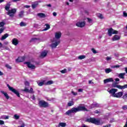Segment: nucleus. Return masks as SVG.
Returning <instances> with one entry per match:
<instances>
[{"instance_id": "1", "label": "nucleus", "mask_w": 127, "mask_h": 127, "mask_svg": "<svg viewBox=\"0 0 127 127\" xmlns=\"http://www.w3.org/2000/svg\"><path fill=\"white\" fill-rule=\"evenodd\" d=\"M60 37H61V33L58 32L55 33V38L51 40V42L50 46L52 49L56 48L58 45L60 44Z\"/></svg>"}, {"instance_id": "2", "label": "nucleus", "mask_w": 127, "mask_h": 127, "mask_svg": "<svg viewBox=\"0 0 127 127\" xmlns=\"http://www.w3.org/2000/svg\"><path fill=\"white\" fill-rule=\"evenodd\" d=\"M86 122H88V123H92V124H95V125H97V126H100V125H103V122L100 119H96L95 118H89L87 119L86 120Z\"/></svg>"}, {"instance_id": "3", "label": "nucleus", "mask_w": 127, "mask_h": 127, "mask_svg": "<svg viewBox=\"0 0 127 127\" xmlns=\"http://www.w3.org/2000/svg\"><path fill=\"white\" fill-rule=\"evenodd\" d=\"M7 87H8L9 91H11V92L14 93V94L16 95V96H18V98H20V95L19 94V92H18V91L13 88V87H10L9 84H7Z\"/></svg>"}, {"instance_id": "4", "label": "nucleus", "mask_w": 127, "mask_h": 127, "mask_svg": "<svg viewBox=\"0 0 127 127\" xmlns=\"http://www.w3.org/2000/svg\"><path fill=\"white\" fill-rule=\"evenodd\" d=\"M16 10L17 9L15 8H13L10 10H9L7 12V15H9L10 17H13L14 16V14L16 13Z\"/></svg>"}, {"instance_id": "5", "label": "nucleus", "mask_w": 127, "mask_h": 127, "mask_svg": "<svg viewBox=\"0 0 127 127\" xmlns=\"http://www.w3.org/2000/svg\"><path fill=\"white\" fill-rule=\"evenodd\" d=\"M39 106L42 108H47L49 106L48 103L44 101V100H40L39 101Z\"/></svg>"}, {"instance_id": "6", "label": "nucleus", "mask_w": 127, "mask_h": 127, "mask_svg": "<svg viewBox=\"0 0 127 127\" xmlns=\"http://www.w3.org/2000/svg\"><path fill=\"white\" fill-rule=\"evenodd\" d=\"M75 113H77L76 108H72L71 110H68L65 113V115H67V116H71L72 114H75Z\"/></svg>"}, {"instance_id": "7", "label": "nucleus", "mask_w": 127, "mask_h": 127, "mask_svg": "<svg viewBox=\"0 0 127 127\" xmlns=\"http://www.w3.org/2000/svg\"><path fill=\"white\" fill-rule=\"evenodd\" d=\"M112 87H113L114 88H118V89H120L121 90H124V89H127V84L122 86L120 85H116L115 84H113Z\"/></svg>"}, {"instance_id": "8", "label": "nucleus", "mask_w": 127, "mask_h": 127, "mask_svg": "<svg viewBox=\"0 0 127 127\" xmlns=\"http://www.w3.org/2000/svg\"><path fill=\"white\" fill-rule=\"evenodd\" d=\"M107 91L109 93V94H110V95H111L112 97H114L116 92H118V89L113 88L110 90L108 89Z\"/></svg>"}, {"instance_id": "9", "label": "nucleus", "mask_w": 127, "mask_h": 127, "mask_svg": "<svg viewBox=\"0 0 127 127\" xmlns=\"http://www.w3.org/2000/svg\"><path fill=\"white\" fill-rule=\"evenodd\" d=\"M108 33L109 36H112V34H118V31L113 29V28H110L108 31Z\"/></svg>"}, {"instance_id": "10", "label": "nucleus", "mask_w": 127, "mask_h": 127, "mask_svg": "<svg viewBox=\"0 0 127 127\" xmlns=\"http://www.w3.org/2000/svg\"><path fill=\"white\" fill-rule=\"evenodd\" d=\"M24 64H26L27 67L29 68V69H31V70H34V69L36 68V66H35L30 62H25L24 63Z\"/></svg>"}, {"instance_id": "11", "label": "nucleus", "mask_w": 127, "mask_h": 127, "mask_svg": "<svg viewBox=\"0 0 127 127\" xmlns=\"http://www.w3.org/2000/svg\"><path fill=\"white\" fill-rule=\"evenodd\" d=\"M75 110H76L77 112H80V111H87V109L85 106H79L77 108H75Z\"/></svg>"}, {"instance_id": "12", "label": "nucleus", "mask_w": 127, "mask_h": 127, "mask_svg": "<svg viewBox=\"0 0 127 127\" xmlns=\"http://www.w3.org/2000/svg\"><path fill=\"white\" fill-rule=\"evenodd\" d=\"M85 24H86V22L85 21L78 22L76 23V26H78V27H84V26H85Z\"/></svg>"}, {"instance_id": "13", "label": "nucleus", "mask_w": 127, "mask_h": 127, "mask_svg": "<svg viewBox=\"0 0 127 127\" xmlns=\"http://www.w3.org/2000/svg\"><path fill=\"white\" fill-rule=\"evenodd\" d=\"M123 95H124V93L123 92H119L115 93L114 98H121V97L123 96Z\"/></svg>"}, {"instance_id": "14", "label": "nucleus", "mask_w": 127, "mask_h": 127, "mask_svg": "<svg viewBox=\"0 0 127 127\" xmlns=\"http://www.w3.org/2000/svg\"><path fill=\"white\" fill-rule=\"evenodd\" d=\"M1 93H2V95H3L4 97L6 99V100H8L9 99V96H8V94L6 92L4 91H0Z\"/></svg>"}, {"instance_id": "15", "label": "nucleus", "mask_w": 127, "mask_h": 127, "mask_svg": "<svg viewBox=\"0 0 127 127\" xmlns=\"http://www.w3.org/2000/svg\"><path fill=\"white\" fill-rule=\"evenodd\" d=\"M47 53H48V51H43L42 52L40 56L41 58H44V57H46Z\"/></svg>"}, {"instance_id": "16", "label": "nucleus", "mask_w": 127, "mask_h": 127, "mask_svg": "<svg viewBox=\"0 0 127 127\" xmlns=\"http://www.w3.org/2000/svg\"><path fill=\"white\" fill-rule=\"evenodd\" d=\"M114 81V78H109L104 79L103 82L104 84H107V83H110V82H113Z\"/></svg>"}, {"instance_id": "17", "label": "nucleus", "mask_w": 127, "mask_h": 127, "mask_svg": "<svg viewBox=\"0 0 127 127\" xmlns=\"http://www.w3.org/2000/svg\"><path fill=\"white\" fill-rule=\"evenodd\" d=\"M19 43L18 42V40H17V39L16 38H13L12 40V44H13V45H15V46H16V45H17Z\"/></svg>"}, {"instance_id": "18", "label": "nucleus", "mask_w": 127, "mask_h": 127, "mask_svg": "<svg viewBox=\"0 0 127 127\" xmlns=\"http://www.w3.org/2000/svg\"><path fill=\"white\" fill-rule=\"evenodd\" d=\"M45 82H46V80H42L41 81H38L37 84L38 86H43V85H45Z\"/></svg>"}, {"instance_id": "19", "label": "nucleus", "mask_w": 127, "mask_h": 127, "mask_svg": "<svg viewBox=\"0 0 127 127\" xmlns=\"http://www.w3.org/2000/svg\"><path fill=\"white\" fill-rule=\"evenodd\" d=\"M121 37L119 35H115L112 38L113 41H117V40H120Z\"/></svg>"}, {"instance_id": "20", "label": "nucleus", "mask_w": 127, "mask_h": 127, "mask_svg": "<svg viewBox=\"0 0 127 127\" xmlns=\"http://www.w3.org/2000/svg\"><path fill=\"white\" fill-rule=\"evenodd\" d=\"M37 15L40 18H44L46 17V15H45V14H44L43 13H39L37 14Z\"/></svg>"}, {"instance_id": "21", "label": "nucleus", "mask_w": 127, "mask_h": 127, "mask_svg": "<svg viewBox=\"0 0 127 127\" xmlns=\"http://www.w3.org/2000/svg\"><path fill=\"white\" fill-rule=\"evenodd\" d=\"M52 84H54V81L53 80H49L47 82L45 81V85L49 86V85H52Z\"/></svg>"}, {"instance_id": "22", "label": "nucleus", "mask_w": 127, "mask_h": 127, "mask_svg": "<svg viewBox=\"0 0 127 127\" xmlns=\"http://www.w3.org/2000/svg\"><path fill=\"white\" fill-rule=\"evenodd\" d=\"M23 61H24V58L22 57H19L16 60V62H23Z\"/></svg>"}, {"instance_id": "23", "label": "nucleus", "mask_w": 127, "mask_h": 127, "mask_svg": "<svg viewBox=\"0 0 127 127\" xmlns=\"http://www.w3.org/2000/svg\"><path fill=\"white\" fill-rule=\"evenodd\" d=\"M9 36L8 34L6 33L5 34H4L3 36H2L0 40H1V41L4 40V39H6V38H7V37Z\"/></svg>"}, {"instance_id": "24", "label": "nucleus", "mask_w": 127, "mask_h": 127, "mask_svg": "<svg viewBox=\"0 0 127 127\" xmlns=\"http://www.w3.org/2000/svg\"><path fill=\"white\" fill-rule=\"evenodd\" d=\"M24 15V11H21L18 14L19 18H22Z\"/></svg>"}, {"instance_id": "25", "label": "nucleus", "mask_w": 127, "mask_h": 127, "mask_svg": "<svg viewBox=\"0 0 127 127\" xmlns=\"http://www.w3.org/2000/svg\"><path fill=\"white\" fill-rule=\"evenodd\" d=\"M125 75H126V72L119 73L118 76L121 79H125Z\"/></svg>"}, {"instance_id": "26", "label": "nucleus", "mask_w": 127, "mask_h": 127, "mask_svg": "<svg viewBox=\"0 0 127 127\" xmlns=\"http://www.w3.org/2000/svg\"><path fill=\"white\" fill-rule=\"evenodd\" d=\"M38 5V1H36L33 4H32V7L34 9V8H36V7Z\"/></svg>"}, {"instance_id": "27", "label": "nucleus", "mask_w": 127, "mask_h": 127, "mask_svg": "<svg viewBox=\"0 0 127 127\" xmlns=\"http://www.w3.org/2000/svg\"><path fill=\"white\" fill-rule=\"evenodd\" d=\"M45 26H46V27L42 30V31H46V30H48V29H50V25H49V24H46L45 25Z\"/></svg>"}, {"instance_id": "28", "label": "nucleus", "mask_w": 127, "mask_h": 127, "mask_svg": "<svg viewBox=\"0 0 127 127\" xmlns=\"http://www.w3.org/2000/svg\"><path fill=\"white\" fill-rule=\"evenodd\" d=\"M105 73H106V74H109V73H111V72H112V71H113V70L110 68H108L105 69Z\"/></svg>"}, {"instance_id": "29", "label": "nucleus", "mask_w": 127, "mask_h": 127, "mask_svg": "<svg viewBox=\"0 0 127 127\" xmlns=\"http://www.w3.org/2000/svg\"><path fill=\"white\" fill-rule=\"evenodd\" d=\"M74 104V101H70L67 103V106L68 107H71V106H73Z\"/></svg>"}, {"instance_id": "30", "label": "nucleus", "mask_w": 127, "mask_h": 127, "mask_svg": "<svg viewBox=\"0 0 127 127\" xmlns=\"http://www.w3.org/2000/svg\"><path fill=\"white\" fill-rule=\"evenodd\" d=\"M20 118V116H19V115L18 114L14 115L13 119H14V120H19Z\"/></svg>"}, {"instance_id": "31", "label": "nucleus", "mask_w": 127, "mask_h": 127, "mask_svg": "<svg viewBox=\"0 0 127 127\" xmlns=\"http://www.w3.org/2000/svg\"><path fill=\"white\" fill-rule=\"evenodd\" d=\"M85 58H86V56L85 55H81L78 57L79 60H82V59H85Z\"/></svg>"}, {"instance_id": "32", "label": "nucleus", "mask_w": 127, "mask_h": 127, "mask_svg": "<svg viewBox=\"0 0 127 127\" xmlns=\"http://www.w3.org/2000/svg\"><path fill=\"white\" fill-rule=\"evenodd\" d=\"M1 119L2 120H8V119H9V116L3 115L1 116Z\"/></svg>"}, {"instance_id": "33", "label": "nucleus", "mask_w": 127, "mask_h": 127, "mask_svg": "<svg viewBox=\"0 0 127 127\" xmlns=\"http://www.w3.org/2000/svg\"><path fill=\"white\" fill-rule=\"evenodd\" d=\"M59 127H66V123H60L59 125Z\"/></svg>"}, {"instance_id": "34", "label": "nucleus", "mask_w": 127, "mask_h": 127, "mask_svg": "<svg viewBox=\"0 0 127 127\" xmlns=\"http://www.w3.org/2000/svg\"><path fill=\"white\" fill-rule=\"evenodd\" d=\"M10 7V4H7L5 6V9L8 11L9 10V8Z\"/></svg>"}, {"instance_id": "35", "label": "nucleus", "mask_w": 127, "mask_h": 127, "mask_svg": "<svg viewBox=\"0 0 127 127\" xmlns=\"http://www.w3.org/2000/svg\"><path fill=\"white\" fill-rule=\"evenodd\" d=\"M97 17L98 18H100V19H103L104 18V16L101 13H98Z\"/></svg>"}, {"instance_id": "36", "label": "nucleus", "mask_w": 127, "mask_h": 127, "mask_svg": "<svg viewBox=\"0 0 127 127\" xmlns=\"http://www.w3.org/2000/svg\"><path fill=\"white\" fill-rule=\"evenodd\" d=\"M87 21L89 22V23H91V24H93V20L90 18H87Z\"/></svg>"}, {"instance_id": "37", "label": "nucleus", "mask_w": 127, "mask_h": 127, "mask_svg": "<svg viewBox=\"0 0 127 127\" xmlns=\"http://www.w3.org/2000/svg\"><path fill=\"white\" fill-rule=\"evenodd\" d=\"M20 26H26V23H24V22H21L20 23Z\"/></svg>"}, {"instance_id": "38", "label": "nucleus", "mask_w": 127, "mask_h": 127, "mask_svg": "<svg viewBox=\"0 0 127 127\" xmlns=\"http://www.w3.org/2000/svg\"><path fill=\"white\" fill-rule=\"evenodd\" d=\"M121 67V65H112L111 66V68L115 69V68H120Z\"/></svg>"}, {"instance_id": "39", "label": "nucleus", "mask_w": 127, "mask_h": 127, "mask_svg": "<svg viewBox=\"0 0 127 127\" xmlns=\"http://www.w3.org/2000/svg\"><path fill=\"white\" fill-rule=\"evenodd\" d=\"M5 24V23H4V22H0V27H3Z\"/></svg>"}, {"instance_id": "40", "label": "nucleus", "mask_w": 127, "mask_h": 127, "mask_svg": "<svg viewBox=\"0 0 127 127\" xmlns=\"http://www.w3.org/2000/svg\"><path fill=\"white\" fill-rule=\"evenodd\" d=\"M91 51H92L94 54H96V53H98V52H97V51H96V50H95L94 48L91 49Z\"/></svg>"}, {"instance_id": "41", "label": "nucleus", "mask_w": 127, "mask_h": 127, "mask_svg": "<svg viewBox=\"0 0 127 127\" xmlns=\"http://www.w3.org/2000/svg\"><path fill=\"white\" fill-rule=\"evenodd\" d=\"M61 72L63 74H65V73L67 72V69L66 68H64V70H61Z\"/></svg>"}, {"instance_id": "42", "label": "nucleus", "mask_w": 127, "mask_h": 127, "mask_svg": "<svg viewBox=\"0 0 127 127\" xmlns=\"http://www.w3.org/2000/svg\"><path fill=\"white\" fill-rule=\"evenodd\" d=\"M93 107H100V104L98 103H95L92 104Z\"/></svg>"}, {"instance_id": "43", "label": "nucleus", "mask_w": 127, "mask_h": 127, "mask_svg": "<svg viewBox=\"0 0 127 127\" xmlns=\"http://www.w3.org/2000/svg\"><path fill=\"white\" fill-rule=\"evenodd\" d=\"M4 29H5L4 28H0V33H2V32H3V31L4 30Z\"/></svg>"}, {"instance_id": "44", "label": "nucleus", "mask_w": 127, "mask_h": 127, "mask_svg": "<svg viewBox=\"0 0 127 127\" xmlns=\"http://www.w3.org/2000/svg\"><path fill=\"white\" fill-rule=\"evenodd\" d=\"M24 92H26L27 93H29V90L26 88H25L24 90H23Z\"/></svg>"}, {"instance_id": "45", "label": "nucleus", "mask_w": 127, "mask_h": 127, "mask_svg": "<svg viewBox=\"0 0 127 127\" xmlns=\"http://www.w3.org/2000/svg\"><path fill=\"white\" fill-rule=\"evenodd\" d=\"M112 59V57H106V60H107V61H110V60H111Z\"/></svg>"}, {"instance_id": "46", "label": "nucleus", "mask_w": 127, "mask_h": 127, "mask_svg": "<svg viewBox=\"0 0 127 127\" xmlns=\"http://www.w3.org/2000/svg\"><path fill=\"white\" fill-rule=\"evenodd\" d=\"M5 67H6L7 69H9L10 70L11 69V66H10L9 64H5Z\"/></svg>"}, {"instance_id": "47", "label": "nucleus", "mask_w": 127, "mask_h": 127, "mask_svg": "<svg viewBox=\"0 0 127 127\" xmlns=\"http://www.w3.org/2000/svg\"><path fill=\"white\" fill-rule=\"evenodd\" d=\"M123 99H127V93H125L123 96Z\"/></svg>"}, {"instance_id": "48", "label": "nucleus", "mask_w": 127, "mask_h": 127, "mask_svg": "<svg viewBox=\"0 0 127 127\" xmlns=\"http://www.w3.org/2000/svg\"><path fill=\"white\" fill-rule=\"evenodd\" d=\"M71 94H72V95H73V96H77V95L78 94V93H77V92H75L73 91H71Z\"/></svg>"}, {"instance_id": "49", "label": "nucleus", "mask_w": 127, "mask_h": 127, "mask_svg": "<svg viewBox=\"0 0 127 127\" xmlns=\"http://www.w3.org/2000/svg\"><path fill=\"white\" fill-rule=\"evenodd\" d=\"M1 48H4V49H5V50H9V48L8 47H3Z\"/></svg>"}, {"instance_id": "50", "label": "nucleus", "mask_w": 127, "mask_h": 127, "mask_svg": "<svg viewBox=\"0 0 127 127\" xmlns=\"http://www.w3.org/2000/svg\"><path fill=\"white\" fill-rule=\"evenodd\" d=\"M116 122V121H115V119L114 118H112L111 119V120L110 121V123H115Z\"/></svg>"}, {"instance_id": "51", "label": "nucleus", "mask_w": 127, "mask_h": 127, "mask_svg": "<svg viewBox=\"0 0 127 127\" xmlns=\"http://www.w3.org/2000/svg\"><path fill=\"white\" fill-rule=\"evenodd\" d=\"M123 16H125V17H127V12L124 11L123 12Z\"/></svg>"}, {"instance_id": "52", "label": "nucleus", "mask_w": 127, "mask_h": 127, "mask_svg": "<svg viewBox=\"0 0 127 127\" xmlns=\"http://www.w3.org/2000/svg\"><path fill=\"white\" fill-rule=\"evenodd\" d=\"M123 110H127V106L125 105L122 107Z\"/></svg>"}, {"instance_id": "53", "label": "nucleus", "mask_w": 127, "mask_h": 127, "mask_svg": "<svg viewBox=\"0 0 127 127\" xmlns=\"http://www.w3.org/2000/svg\"><path fill=\"white\" fill-rule=\"evenodd\" d=\"M29 93H33V89L32 88H31L30 90H29Z\"/></svg>"}, {"instance_id": "54", "label": "nucleus", "mask_w": 127, "mask_h": 127, "mask_svg": "<svg viewBox=\"0 0 127 127\" xmlns=\"http://www.w3.org/2000/svg\"><path fill=\"white\" fill-rule=\"evenodd\" d=\"M12 2H17V1H20V0H11Z\"/></svg>"}, {"instance_id": "55", "label": "nucleus", "mask_w": 127, "mask_h": 127, "mask_svg": "<svg viewBox=\"0 0 127 127\" xmlns=\"http://www.w3.org/2000/svg\"><path fill=\"white\" fill-rule=\"evenodd\" d=\"M0 125H4V122L2 120H0Z\"/></svg>"}, {"instance_id": "56", "label": "nucleus", "mask_w": 127, "mask_h": 127, "mask_svg": "<svg viewBox=\"0 0 127 127\" xmlns=\"http://www.w3.org/2000/svg\"><path fill=\"white\" fill-rule=\"evenodd\" d=\"M25 85L26 86H29V82H28V81H25Z\"/></svg>"}, {"instance_id": "57", "label": "nucleus", "mask_w": 127, "mask_h": 127, "mask_svg": "<svg viewBox=\"0 0 127 127\" xmlns=\"http://www.w3.org/2000/svg\"><path fill=\"white\" fill-rule=\"evenodd\" d=\"M24 7H25L26 8H29V7H30V5H26L24 6Z\"/></svg>"}, {"instance_id": "58", "label": "nucleus", "mask_w": 127, "mask_h": 127, "mask_svg": "<svg viewBox=\"0 0 127 127\" xmlns=\"http://www.w3.org/2000/svg\"><path fill=\"white\" fill-rule=\"evenodd\" d=\"M78 92H83V89H78Z\"/></svg>"}, {"instance_id": "59", "label": "nucleus", "mask_w": 127, "mask_h": 127, "mask_svg": "<svg viewBox=\"0 0 127 127\" xmlns=\"http://www.w3.org/2000/svg\"><path fill=\"white\" fill-rule=\"evenodd\" d=\"M4 44L5 45H7V44H8V42H7V41L4 42Z\"/></svg>"}, {"instance_id": "60", "label": "nucleus", "mask_w": 127, "mask_h": 127, "mask_svg": "<svg viewBox=\"0 0 127 127\" xmlns=\"http://www.w3.org/2000/svg\"><path fill=\"white\" fill-rule=\"evenodd\" d=\"M53 15H54V16H56V15H57V13L54 12L53 13Z\"/></svg>"}, {"instance_id": "61", "label": "nucleus", "mask_w": 127, "mask_h": 127, "mask_svg": "<svg viewBox=\"0 0 127 127\" xmlns=\"http://www.w3.org/2000/svg\"><path fill=\"white\" fill-rule=\"evenodd\" d=\"M31 98L33 100H35V96L34 95H33Z\"/></svg>"}, {"instance_id": "62", "label": "nucleus", "mask_w": 127, "mask_h": 127, "mask_svg": "<svg viewBox=\"0 0 127 127\" xmlns=\"http://www.w3.org/2000/svg\"><path fill=\"white\" fill-rule=\"evenodd\" d=\"M116 82H120V79L119 78H116L115 79Z\"/></svg>"}, {"instance_id": "63", "label": "nucleus", "mask_w": 127, "mask_h": 127, "mask_svg": "<svg viewBox=\"0 0 127 127\" xmlns=\"http://www.w3.org/2000/svg\"><path fill=\"white\" fill-rule=\"evenodd\" d=\"M3 75V72H1V71L0 70V76H2Z\"/></svg>"}, {"instance_id": "64", "label": "nucleus", "mask_w": 127, "mask_h": 127, "mask_svg": "<svg viewBox=\"0 0 127 127\" xmlns=\"http://www.w3.org/2000/svg\"><path fill=\"white\" fill-rule=\"evenodd\" d=\"M88 83L89 84H94V82H92V80H89Z\"/></svg>"}]
</instances>
